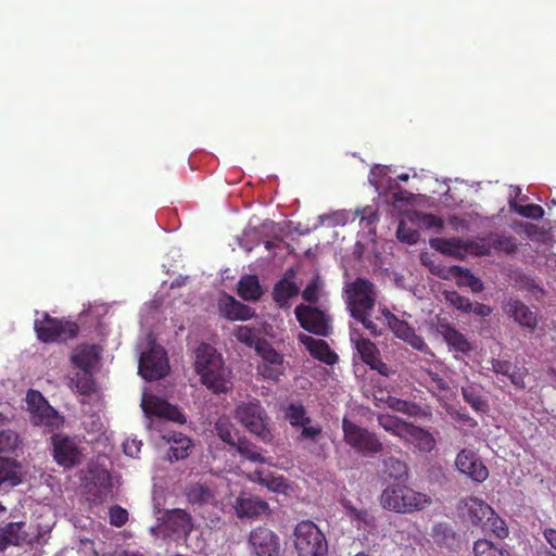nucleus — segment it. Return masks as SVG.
I'll return each mask as SVG.
<instances>
[{
	"label": "nucleus",
	"instance_id": "obj_11",
	"mask_svg": "<svg viewBox=\"0 0 556 556\" xmlns=\"http://www.w3.org/2000/svg\"><path fill=\"white\" fill-rule=\"evenodd\" d=\"M294 314L300 326L306 331L320 337L329 336L330 320L318 307L300 304L295 307Z\"/></svg>",
	"mask_w": 556,
	"mask_h": 556
},
{
	"label": "nucleus",
	"instance_id": "obj_14",
	"mask_svg": "<svg viewBox=\"0 0 556 556\" xmlns=\"http://www.w3.org/2000/svg\"><path fill=\"white\" fill-rule=\"evenodd\" d=\"M388 329L400 340L409 344L413 349L430 354L429 348L425 340L415 332V329L403 319H400L392 312H386Z\"/></svg>",
	"mask_w": 556,
	"mask_h": 556
},
{
	"label": "nucleus",
	"instance_id": "obj_51",
	"mask_svg": "<svg viewBox=\"0 0 556 556\" xmlns=\"http://www.w3.org/2000/svg\"><path fill=\"white\" fill-rule=\"evenodd\" d=\"M389 408L406 414L408 416H415L419 412V406L413 402L401 400L394 396H389L387 400Z\"/></svg>",
	"mask_w": 556,
	"mask_h": 556
},
{
	"label": "nucleus",
	"instance_id": "obj_53",
	"mask_svg": "<svg viewBox=\"0 0 556 556\" xmlns=\"http://www.w3.org/2000/svg\"><path fill=\"white\" fill-rule=\"evenodd\" d=\"M469 251L478 256H489L492 254L491 235H486L481 238H477L467 244Z\"/></svg>",
	"mask_w": 556,
	"mask_h": 556
},
{
	"label": "nucleus",
	"instance_id": "obj_59",
	"mask_svg": "<svg viewBox=\"0 0 556 556\" xmlns=\"http://www.w3.org/2000/svg\"><path fill=\"white\" fill-rule=\"evenodd\" d=\"M430 245L437 251H440L444 255H452V240L434 238L430 239Z\"/></svg>",
	"mask_w": 556,
	"mask_h": 556
},
{
	"label": "nucleus",
	"instance_id": "obj_30",
	"mask_svg": "<svg viewBox=\"0 0 556 556\" xmlns=\"http://www.w3.org/2000/svg\"><path fill=\"white\" fill-rule=\"evenodd\" d=\"M490 363L491 367L489 369L495 375L507 377L514 386L525 388V374L516 365L508 361L496 358H492Z\"/></svg>",
	"mask_w": 556,
	"mask_h": 556
},
{
	"label": "nucleus",
	"instance_id": "obj_19",
	"mask_svg": "<svg viewBox=\"0 0 556 556\" xmlns=\"http://www.w3.org/2000/svg\"><path fill=\"white\" fill-rule=\"evenodd\" d=\"M165 517L166 528L178 536H184L188 547L193 551L202 548V544L200 542L195 545L188 543L190 533L193 530V522L189 513L185 509L175 508L167 510Z\"/></svg>",
	"mask_w": 556,
	"mask_h": 556
},
{
	"label": "nucleus",
	"instance_id": "obj_28",
	"mask_svg": "<svg viewBox=\"0 0 556 556\" xmlns=\"http://www.w3.org/2000/svg\"><path fill=\"white\" fill-rule=\"evenodd\" d=\"M101 349L96 344H81L74 351L71 361L87 374L100 358Z\"/></svg>",
	"mask_w": 556,
	"mask_h": 556
},
{
	"label": "nucleus",
	"instance_id": "obj_4",
	"mask_svg": "<svg viewBox=\"0 0 556 556\" xmlns=\"http://www.w3.org/2000/svg\"><path fill=\"white\" fill-rule=\"evenodd\" d=\"M293 538L299 556H328L326 536L313 521L299 522L294 528Z\"/></svg>",
	"mask_w": 556,
	"mask_h": 556
},
{
	"label": "nucleus",
	"instance_id": "obj_22",
	"mask_svg": "<svg viewBox=\"0 0 556 556\" xmlns=\"http://www.w3.org/2000/svg\"><path fill=\"white\" fill-rule=\"evenodd\" d=\"M27 402L30 407L35 405L37 402V408L35 410V420L36 425L47 426L50 428H56L62 424V417L59 416L56 410H54L48 402L42 397L41 393L38 391L29 390L27 393Z\"/></svg>",
	"mask_w": 556,
	"mask_h": 556
},
{
	"label": "nucleus",
	"instance_id": "obj_35",
	"mask_svg": "<svg viewBox=\"0 0 556 556\" xmlns=\"http://www.w3.org/2000/svg\"><path fill=\"white\" fill-rule=\"evenodd\" d=\"M378 425L383 428L387 432L399 437L404 440L405 434L407 433L409 422H406L400 419L396 416L390 414H380L377 417Z\"/></svg>",
	"mask_w": 556,
	"mask_h": 556
},
{
	"label": "nucleus",
	"instance_id": "obj_61",
	"mask_svg": "<svg viewBox=\"0 0 556 556\" xmlns=\"http://www.w3.org/2000/svg\"><path fill=\"white\" fill-rule=\"evenodd\" d=\"M302 298L308 303H316L318 301V286L316 281H311L302 291Z\"/></svg>",
	"mask_w": 556,
	"mask_h": 556
},
{
	"label": "nucleus",
	"instance_id": "obj_26",
	"mask_svg": "<svg viewBox=\"0 0 556 556\" xmlns=\"http://www.w3.org/2000/svg\"><path fill=\"white\" fill-rule=\"evenodd\" d=\"M386 312L390 311L387 307L376 312L368 311L354 319L361 323L370 336L377 338L383 336L388 330Z\"/></svg>",
	"mask_w": 556,
	"mask_h": 556
},
{
	"label": "nucleus",
	"instance_id": "obj_41",
	"mask_svg": "<svg viewBox=\"0 0 556 556\" xmlns=\"http://www.w3.org/2000/svg\"><path fill=\"white\" fill-rule=\"evenodd\" d=\"M226 318L230 320H248L254 315V311L239 301L230 298V302L226 304L224 309Z\"/></svg>",
	"mask_w": 556,
	"mask_h": 556
},
{
	"label": "nucleus",
	"instance_id": "obj_7",
	"mask_svg": "<svg viewBox=\"0 0 556 556\" xmlns=\"http://www.w3.org/2000/svg\"><path fill=\"white\" fill-rule=\"evenodd\" d=\"M344 442L364 456H374L383 451V443L375 432L363 428L348 418L342 420Z\"/></svg>",
	"mask_w": 556,
	"mask_h": 556
},
{
	"label": "nucleus",
	"instance_id": "obj_37",
	"mask_svg": "<svg viewBox=\"0 0 556 556\" xmlns=\"http://www.w3.org/2000/svg\"><path fill=\"white\" fill-rule=\"evenodd\" d=\"M454 280L458 287H467L473 293L483 290V283L480 278L476 277L469 269L454 265Z\"/></svg>",
	"mask_w": 556,
	"mask_h": 556
},
{
	"label": "nucleus",
	"instance_id": "obj_50",
	"mask_svg": "<svg viewBox=\"0 0 556 556\" xmlns=\"http://www.w3.org/2000/svg\"><path fill=\"white\" fill-rule=\"evenodd\" d=\"M233 336L239 342L250 348L254 346L255 349L257 343L262 339L257 337L256 330L249 326H238L233 330Z\"/></svg>",
	"mask_w": 556,
	"mask_h": 556
},
{
	"label": "nucleus",
	"instance_id": "obj_62",
	"mask_svg": "<svg viewBox=\"0 0 556 556\" xmlns=\"http://www.w3.org/2000/svg\"><path fill=\"white\" fill-rule=\"evenodd\" d=\"M348 514L351 518L363 523H369V513L366 509H357L354 506H346Z\"/></svg>",
	"mask_w": 556,
	"mask_h": 556
},
{
	"label": "nucleus",
	"instance_id": "obj_17",
	"mask_svg": "<svg viewBox=\"0 0 556 556\" xmlns=\"http://www.w3.org/2000/svg\"><path fill=\"white\" fill-rule=\"evenodd\" d=\"M141 406L147 415H152L180 425L186 422V416L178 406L156 395H150L143 399Z\"/></svg>",
	"mask_w": 556,
	"mask_h": 556
},
{
	"label": "nucleus",
	"instance_id": "obj_6",
	"mask_svg": "<svg viewBox=\"0 0 556 556\" xmlns=\"http://www.w3.org/2000/svg\"><path fill=\"white\" fill-rule=\"evenodd\" d=\"M235 419L264 443L273 440L266 412L258 401L239 404L235 409Z\"/></svg>",
	"mask_w": 556,
	"mask_h": 556
},
{
	"label": "nucleus",
	"instance_id": "obj_56",
	"mask_svg": "<svg viewBox=\"0 0 556 556\" xmlns=\"http://www.w3.org/2000/svg\"><path fill=\"white\" fill-rule=\"evenodd\" d=\"M435 328L438 333L442 336L443 340L447 344L448 350H452V325L445 317L438 316Z\"/></svg>",
	"mask_w": 556,
	"mask_h": 556
},
{
	"label": "nucleus",
	"instance_id": "obj_16",
	"mask_svg": "<svg viewBox=\"0 0 556 556\" xmlns=\"http://www.w3.org/2000/svg\"><path fill=\"white\" fill-rule=\"evenodd\" d=\"M454 466L460 473L475 482H483L489 477V470L478 454L470 450H462L454 460Z\"/></svg>",
	"mask_w": 556,
	"mask_h": 556
},
{
	"label": "nucleus",
	"instance_id": "obj_54",
	"mask_svg": "<svg viewBox=\"0 0 556 556\" xmlns=\"http://www.w3.org/2000/svg\"><path fill=\"white\" fill-rule=\"evenodd\" d=\"M486 522L489 525V529L497 536L498 539H505L508 536V528L506 526V522L497 516L495 513L493 516H489L486 519Z\"/></svg>",
	"mask_w": 556,
	"mask_h": 556
},
{
	"label": "nucleus",
	"instance_id": "obj_31",
	"mask_svg": "<svg viewBox=\"0 0 556 556\" xmlns=\"http://www.w3.org/2000/svg\"><path fill=\"white\" fill-rule=\"evenodd\" d=\"M404 441L413 444L421 452H430L435 446V440L432 434L413 424L409 425Z\"/></svg>",
	"mask_w": 556,
	"mask_h": 556
},
{
	"label": "nucleus",
	"instance_id": "obj_40",
	"mask_svg": "<svg viewBox=\"0 0 556 556\" xmlns=\"http://www.w3.org/2000/svg\"><path fill=\"white\" fill-rule=\"evenodd\" d=\"M285 418L293 428H300L312 421L306 408L301 403H290L285 409Z\"/></svg>",
	"mask_w": 556,
	"mask_h": 556
},
{
	"label": "nucleus",
	"instance_id": "obj_46",
	"mask_svg": "<svg viewBox=\"0 0 556 556\" xmlns=\"http://www.w3.org/2000/svg\"><path fill=\"white\" fill-rule=\"evenodd\" d=\"M233 446H236L237 452L241 456L248 458L249 460L261 464L266 463V459L262 456L260 448L245 438H238Z\"/></svg>",
	"mask_w": 556,
	"mask_h": 556
},
{
	"label": "nucleus",
	"instance_id": "obj_23",
	"mask_svg": "<svg viewBox=\"0 0 556 556\" xmlns=\"http://www.w3.org/2000/svg\"><path fill=\"white\" fill-rule=\"evenodd\" d=\"M298 340L305 346L314 358L327 365H333L338 362L339 357L337 353L330 349L329 344L325 340L315 339L305 333H299Z\"/></svg>",
	"mask_w": 556,
	"mask_h": 556
},
{
	"label": "nucleus",
	"instance_id": "obj_45",
	"mask_svg": "<svg viewBox=\"0 0 556 556\" xmlns=\"http://www.w3.org/2000/svg\"><path fill=\"white\" fill-rule=\"evenodd\" d=\"M462 392L465 402L476 412L485 413L489 409L488 402L481 396L479 389L475 386L463 387Z\"/></svg>",
	"mask_w": 556,
	"mask_h": 556
},
{
	"label": "nucleus",
	"instance_id": "obj_3",
	"mask_svg": "<svg viewBox=\"0 0 556 556\" xmlns=\"http://www.w3.org/2000/svg\"><path fill=\"white\" fill-rule=\"evenodd\" d=\"M37 338L42 343L67 342L78 336L77 323L64 318L52 317L49 313H42L41 318L34 323Z\"/></svg>",
	"mask_w": 556,
	"mask_h": 556
},
{
	"label": "nucleus",
	"instance_id": "obj_64",
	"mask_svg": "<svg viewBox=\"0 0 556 556\" xmlns=\"http://www.w3.org/2000/svg\"><path fill=\"white\" fill-rule=\"evenodd\" d=\"M76 387L80 390V392L83 394L88 393L90 391V389H91V380H90V378H88L86 376L83 377L81 379H79L77 381Z\"/></svg>",
	"mask_w": 556,
	"mask_h": 556
},
{
	"label": "nucleus",
	"instance_id": "obj_36",
	"mask_svg": "<svg viewBox=\"0 0 556 556\" xmlns=\"http://www.w3.org/2000/svg\"><path fill=\"white\" fill-rule=\"evenodd\" d=\"M493 252L511 255L518 252L519 243L514 236L503 232H490Z\"/></svg>",
	"mask_w": 556,
	"mask_h": 556
},
{
	"label": "nucleus",
	"instance_id": "obj_21",
	"mask_svg": "<svg viewBox=\"0 0 556 556\" xmlns=\"http://www.w3.org/2000/svg\"><path fill=\"white\" fill-rule=\"evenodd\" d=\"M236 516L239 519L257 518L269 513L268 503L248 492H241L233 504Z\"/></svg>",
	"mask_w": 556,
	"mask_h": 556
},
{
	"label": "nucleus",
	"instance_id": "obj_49",
	"mask_svg": "<svg viewBox=\"0 0 556 556\" xmlns=\"http://www.w3.org/2000/svg\"><path fill=\"white\" fill-rule=\"evenodd\" d=\"M415 225H409L406 220H401L397 230L396 237L400 241L405 242L407 244H415L419 240V231Z\"/></svg>",
	"mask_w": 556,
	"mask_h": 556
},
{
	"label": "nucleus",
	"instance_id": "obj_33",
	"mask_svg": "<svg viewBox=\"0 0 556 556\" xmlns=\"http://www.w3.org/2000/svg\"><path fill=\"white\" fill-rule=\"evenodd\" d=\"M300 290L295 282L288 278L278 280L273 289V300L280 306L288 305L289 300L296 296Z\"/></svg>",
	"mask_w": 556,
	"mask_h": 556
},
{
	"label": "nucleus",
	"instance_id": "obj_42",
	"mask_svg": "<svg viewBox=\"0 0 556 556\" xmlns=\"http://www.w3.org/2000/svg\"><path fill=\"white\" fill-rule=\"evenodd\" d=\"M249 479L253 482H257L261 485L266 486L268 490L274 492H280L285 488V480L280 477H274L269 472H264L262 470H255L249 476Z\"/></svg>",
	"mask_w": 556,
	"mask_h": 556
},
{
	"label": "nucleus",
	"instance_id": "obj_13",
	"mask_svg": "<svg viewBox=\"0 0 556 556\" xmlns=\"http://www.w3.org/2000/svg\"><path fill=\"white\" fill-rule=\"evenodd\" d=\"M256 353L263 361L257 367L258 372L266 379L278 380L283 374V356L265 339L257 343Z\"/></svg>",
	"mask_w": 556,
	"mask_h": 556
},
{
	"label": "nucleus",
	"instance_id": "obj_8",
	"mask_svg": "<svg viewBox=\"0 0 556 556\" xmlns=\"http://www.w3.org/2000/svg\"><path fill=\"white\" fill-rule=\"evenodd\" d=\"M248 546L251 556H285L279 535L266 526H258L250 531Z\"/></svg>",
	"mask_w": 556,
	"mask_h": 556
},
{
	"label": "nucleus",
	"instance_id": "obj_63",
	"mask_svg": "<svg viewBox=\"0 0 556 556\" xmlns=\"http://www.w3.org/2000/svg\"><path fill=\"white\" fill-rule=\"evenodd\" d=\"M543 536L551 545V547L556 551V529L554 528H545L543 530Z\"/></svg>",
	"mask_w": 556,
	"mask_h": 556
},
{
	"label": "nucleus",
	"instance_id": "obj_38",
	"mask_svg": "<svg viewBox=\"0 0 556 556\" xmlns=\"http://www.w3.org/2000/svg\"><path fill=\"white\" fill-rule=\"evenodd\" d=\"M454 308L463 311L465 313H472L480 317H486L492 313V308L489 305L479 302H471L462 295H457L454 291Z\"/></svg>",
	"mask_w": 556,
	"mask_h": 556
},
{
	"label": "nucleus",
	"instance_id": "obj_12",
	"mask_svg": "<svg viewBox=\"0 0 556 556\" xmlns=\"http://www.w3.org/2000/svg\"><path fill=\"white\" fill-rule=\"evenodd\" d=\"M168 359L163 348H152L143 353L139 362V374L149 381L162 379L167 375Z\"/></svg>",
	"mask_w": 556,
	"mask_h": 556
},
{
	"label": "nucleus",
	"instance_id": "obj_55",
	"mask_svg": "<svg viewBox=\"0 0 556 556\" xmlns=\"http://www.w3.org/2000/svg\"><path fill=\"white\" fill-rule=\"evenodd\" d=\"M128 511L119 505L110 507L109 518L110 523L114 527L121 528L128 521Z\"/></svg>",
	"mask_w": 556,
	"mask_h": 556
},
{
	"label": "nucleus",
	"instance_id": "obj_29",
	"mask_svg": "<svg viewBox=\"0 0 556 556\" xmlns=\"http://www.w3.org/2000/svg\"><path fill=\"white\" fill-rule=\"evenodd\" d=\"M22 465L18 460L0 458V489L22 483Z\"/></svg>",
	"mask_w": 556,
	"mask_h": 556
},
{
	"label": "nucleus",
	"instance_id": "obj_1",
	"mask_svg": "<svg viewBox=\"0 0 556 556\" xmlns=\"http://www.w3.org/2000/svg\"><path fill=\"white\" fill-rule=\"evenodd\" d=\"M194 365L202 384L212 393L220 394L231 390V371L225 367L223 357L210 345L199 346Z\"/></svg>",
	"mask_w": 556,
	"mask_h": 556
},
{
	"label": "nucleus",
	"instance_id": "obj_20",
	"mask_svg": "<svg viewBox=\"0 0 556 556\" xmlns=\"http://www.w3.org/2000/svg\"><path fill=\"white\" fill-rule=\"evenodd\" d=\"M504 313L523 328L534 330L538 327L539 318L536 312L532 311L521 300L507 298L503 301Z\"/></svg>",
	"mask_w": 556,
	"mask_h": 556
},
{
	"label": "nucleus",
	"instance_id": "obj_34",
	"mask_svg": "<svg viewBox=\"0 0 556 556\" xmlns=\"http://www.w3.org/2000/svg\"><path fill=\"white\" fill-rule=\"evenodd\" d=\"M468 519L473 525H482L489 516L494 515V510L490 505L479 498H469L466 502Z\"/></svg>",
	"mask_w": 556,
	"mask_h": 556
},
{
	"label": "nucleus",
	"instance_id": "obj_18",
	"mask_svg": "<svg viewBox=\"0 0 556 556\" xmlns=\"http://www.w3.org/2000/svg\"><path fill=\"white\" fill-rule=\"evenodd\" d=\"M184 494L187 498V502L193 507V509H200L203 507H216L218 503L217 491L212 483H189L185 488Z\"/></svg>",
	"mask_w": 556,
	"mask_h": 556
},
{
	"label": "nucleus",
	"instance_id": "obj_15",
	"mask_svg": "<svg viewBox=\"0 0 556 556\" xmlns=\"http://www.w3.org/2000/svg\"><path fill=\"white\" fill-rule=\"evenodd\" d=\"M388 329L400 340L409 344L413 349L430 354L429 348L425 340L415 332V329L403 319H400L392 312H386Z\"/></svg>",
	"mask_w": 556,
	"mask_h": 556
},
{
	"label": "nucleus",
	"instance_id": "obj_10",
	"mask_svg": "<svg viewBox=\"0 0 556 556\" xmlns=\"http://www.w3.org/2000/svg\"><path fill=\"white\" fill-rule=\"evenodd\" d=\"M351 341L354 343L361 359L368 365L370 369L378 371L384 377H389L393 374V370L388 364L381 359L380 351L372 341L365 338L358 331L351 332Z\"/></svg>",
	"mask_w": 556,
	"mask_h": 556
},
{
	"label": "nucleus",
	"instance_id": "obj_39",
	"mask_svg": "<svg viewBox=\"0 0 556 556\" xmlns=\"http://www.w3.org/2000/svg\"><path fill=\"white\" fill-rule=\"evenodd\" d=\"M384 471L390 479L394 482H406L408 477V468L405 462L395 458L388 457L383 460Z\"/></svg>",
	"mask_w": 556,
	"mask_h": 556
},
{
	"label": "nucleus",
	"instance_id": "obj_47",
	"mask_svg": "<svg viewBox=\"0 0 556 556\" xmlns=\"http://www.w3.org/2000/svg\"><path fill=\"white\" fill-rule=\"evenodd\" d=\"M421 263L429 267L432 275L444 280L452 278V265L445 264L441 260H432L428 254L421 255Z\"/></svg>",
	"mask_w": 556,
	"mask_h": 556
},
{
	"label": "nucleus",
	"instance_id": "obj_24",
	"mask_svg": "<svg viewBox=\"0 0 556 556\" xmlns=\"http://www.w3.org/2000/svg\"><path fill=\"white\" fill-rule=\"evenodd\" d=\"M25 526V522L17 521L0 527V552H4L10 546H21L27 542L28 533Z\"/></svg>",
	"mask_w": 556,
	"mask_h": 556
},
{
	"label": "nucleus",
	"instance_id": "obj_32",
	"mask_svg": "<svg viewBox=\"0 0 556 556\" xmlns=\"http://www.w3.org/2000/svg\"><path fill=\"white\" fill-rule=\"evenodd\" d=\"M238 295L244 301H257L263 295V289L255 275H244L238 282Z\"/></svg>",
	"mask_w": 556,
	"mask_h": 556
},
{
	"label": "nucleus",
	"instance_id": "obj_57",
	"mask_svg": "<svg viewBox=\"0 0 556 556\" xmlns=\"http://www.w3.org/2000/svg\"><path fill=\"white\" fill-rule=\"evenodd\" d=\"M518 212L522 216L528 217V218H532V219H539L544 214V210L540 205H538V204L521 205L518 208Z\"/></svg>",
	"mask_w": 556,
	"mask_h": 556
},
{
	"label": "nucleus",
	"instance_id": "obj_9",
	"mask_svg": "<svg viewBox=\"0 0 556 556\" xmlns=\"http://www.w3.org/2000/svg\"><path fill=\"white\" fill-rule=\"evenodd\" d=\"M51 444L54 462L64 469L75 468L83 463L84 454L75 439L55 433L51 437Z\"/></svg>",
	"mask_w": 556,
	"mask_h": 556
},
{
	"label": "nucleus",
	"instance_id": "obj_48",
	"mask_svg": "<svg viewBox=\"0 0 556 556\" xmlns=\"http://www.w3.org/2000/svg\"><path fill=\"white\" fill-rule=\"evenodd\" d=\"M215 431L223 442L229 445H235L237 442V432L235 431L233 426L228 418L220 417L215 424Z\"/></svg>",
	"mask_w": 556,
	"mask_h": 556
},
{
	"label": "nucleus",
	"instance_id": "obj_5",
	"mask_svg": "<svg viewBox=\"0 0 556 556\" xmlns=\"http://www.w3.org/2000/svg\"><path fill=\"white\" fill-rule=\"evenodd\" d=\"M345 303L353 318L374 311L378 292L376 286L366 278H356L344 288Z\"/></svg>",
	"mask_w": 556,
	"mask_h": 556
},
{
	"label": "nucleus",
	"instance_id": "obj_58",
	"mask_svg": "<svg viewBox=\"0 0 556 556\" xmlns=\"http://www.w3.org/2000/svg\"><path fill=\"white\" fill-rule=\"evenodd\" d=\"M472 350L471 343L465 338L464 334L454 329V351L462 352L464 354L469 353Z\"/></svg>",
	"mask_w": 556,
	"mask_h": 556
},
{
	"label": "nucleus",
	"instance_id": "obj_52",
	"mask_svg": "<svg viewBox=\"0 0 556 556\" xmlns=\"http://www.w3.org/2000/svg\"><path fill=\"white\" fill-rule=\"evenodd\" d=\"M300 428L301 432L296 438L299 442L309 441L312 443H318L323 437V427L318 424L312 425L311 421L309 424H305Z\"/></svg>",
	"mask_w": 556,
	"mask_h": 556
},
{
	"label": "nucleus",
	"instance_id": "obj_27",
	"mask_svg": "<svg viewBox=\"0 0 556 556\" xmlns=\"http://www.w3.org/2000/svg\"><path fill=\"white\" fill-rule=\"evenodd\" d=\"M22 437L12 429L0 430V458L17 460L23 451Z\"/></svg>",
	"mask_w": 556,
	"mask_h": 556
},
{
	"label": "nucleus",
	"instance_id": "obj_2",
	"mask_svg": "<svg viewBox=\"0 0 556 556\" xmlns=\"http://www.w3.org/2000/svg\"><path fill=\"white\" fill-rule=\"evenodd\" d=\"M430 503L428 495L416 492L406 482L390 483L380 495V504L384 509L400 514L421 510Z\"/></svg>",
	"mask_w": 556,
	"mask_h": 556
},
{
	"label": "nucleus",
	"instance_id": "obj_44",
	"mask_svg": "<svg viewBox=\"0 0 556 556\" xmlns=\"http://www.w3.org/2000/svg\"><path fill=\"white\" fill-rule=\"evenodd\" d=\"M408 222L420 229L437 230L439 231L443 227L442 220L432 215L420 212H414L409 217Z\"/></svg>",
	"mask_w": 556,
	"mask_h": 556
},
{
	"label": "nucleus",
	"instance_id": "obj_43",
	"mask_svg": "<svg viewBox=\"0 0 556 556\" xmlns=\"http://www.w3.org/2000/svg\"><path fill=\"white\" fill-rule=\"evenodd\" d=\"M475 556H511L510 552L495 545L486 539H479L473 543Z\"/></svg>",
	"mask_w": 556,
	"mask_h": 556
},
{
	"label": "nucleus",
	"instance_id": "obj_60",
	"mask_svg": "<svg viewBox=\"0 0 556 556\" xmlns=\"http://www.w3.org/2000/svg\"><path fill=\"white\" fill-rule=\"evenodd\" d=\"M141 446H142L141 441L136 440V439H127L123 443L124 453L132 458H136L139 456Z\"/></svg>",
	"mask_w": 556,
	"mask_h": 556
},
{
	"label": "nucleus",
	"instance_id": "obj_25",
	"mask_svg": "<svg viewBox=\"0 0 556 556\" xmlns=\"http://www.w3.org/2000/svg\"><path fill=\"white\" fill-rule=\"evenodd\" d=\"M162 438L169 444L168 458L172 462L187 458L194 447L192 440L181 432L166 433Z\"/></svg>",
	"mask_w": 556,
	"mask_h": 556
}]
</instances>
